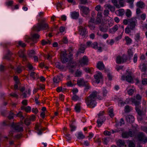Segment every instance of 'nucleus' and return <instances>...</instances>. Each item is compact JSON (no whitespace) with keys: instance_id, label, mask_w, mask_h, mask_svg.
<instances>
[{"instance_id":"obj_1","label":"nucleus","mask_w":147,"mask_h":147,"mask_svg":"<svg viewBox=\"0 0 147 147\" xmlns=\"http://www.w3.org/2000/svg\"><path fill=\"white\" fill-rule=\"evenodd\" d=\"M108 93L107 90L105 88H103L102 91V96H97L99 93L96 91H93L89 96L85 99V102L87 106L91 108L94 107L96 105L97 103L96 100L97 98L99 100H102L103 97L104 98L107 96Z\"/></svg>"},{"instance_id":"obj_2","label":"nucleus","mask_w":147,"mask_h":147,"mask_svg":"<svg viewBox=\"0 0 147 147\" xmlns=\"http://www.w3.org/2000/svg\"><path fill=\"white\" fill-rule=\"evenodd\" d=\"M34 25L32 28L33 30L36 31H40L44 30H46L49 29L48 24L46 23V19L43 18L40 21Z\"/></svg>"},{"instance_id":"obj_3","label":"nucleus","mask_w":147,"mask_h":147,"mask_svg":"<svg viewBox=\"0 0 147 147\" xmlns=\"http://www.w3.org/2000/svg\"><path fill=\"white\" fill-rule=\"evenodd\" d=\"M72 49L69 48L68 51H62L60 53V58L61 62L63 63L67 62L71 59L73 54Z\"/></svg>"},{"instance_id":"obj_4","label":"nucleus","mask_w":147,"mask_h":147,"mask_svg":"<svg viewBox=\"0 0 147 147\" xmlns=\"http://www.w3.org/2000/svg\"><path fill=\"white\" fill-rule=\"evenodd\" d=\"M132 72L129 69L126 70V72L125 75H122L121 79L122 80H125L129 82H132L133 81V78L132 77Z\"/></svg>"},{"instance_id":"obj_5","label":"nucleus","mask_w":147,"mask_h":147,"mask_svg":"<svg viewBox=\"0 0 147 147\" xmlns=\"http://www.w3.org/2000/svg\"><path fill=\"white\" fill-rule=\"evenodd\" d=\"M104 113V111H100L98 114V118L97 121V123L98 127H100L106 119L105 117L103 116Z\"/></svg>"},{"instance_id":"obj_6","label":"nucleus","mask_w":147,"mask_h":147,"mask_svg":"<svg viewBox=\"0 0 147 147\" xmlns=\"http://www.w3.org/2000/svg\"><path fill=\"white\" fill-rule=\"evenodd\" d=\"M111 2L117 8H119L124 6V0H111Z\"/></svg>"},{"instance_id":"obj_7","label":"nucleus","mask_w":147,"mask_h":147,"mask_svg":"<svg viewBox=\"0 0 147 147\" xmlns=\"http://www.w3.org/2000/svg\"><path fill=\"white\" fill-rule=\"evenodd\" d=\"M87 46L88 47H91L93 48L97 49L98 51L100 52L102 51V47L98 46V44L96 42H94L93 43L90 41H88L86 43Z\"/></svg>"},{"instance_id":"obj_8","label":"nucleus","mask_w":147,"mask_h":147,"mask_svg":"<svg viewBox=\"0 0 147 147\" xmlns=\"http://www.w3.org/2000/svg\"><path fill=\"white\" fill-rule=\"evenodd\" d=\"M137 139L138 141L144 144L147 142V137H146L144 133L139 132L137 135Z\"/></svg>"},{"instance_id":"obj_9","label":"nucleus","mask_w":147,"mask_h":147,"mask_svg":"<svg viewBox=\"0 0 147 147\" xmlns=\"http://www.w3.org/2000/svg\"><path fill=\"white\" fill-rule=\"evenodd\" d=\"M136 135V133L135 131H131L129 130V132L125 131L122 132V136L123 138H127L129 137H134Z\"/></svg>"},{"instance_id":"obj_10","label":"nucleus","mask_w":147,"mask_h":147,"mask_svg":"<svg viewBox=\"0 0 147 147\" xmlns=\"http://www.w3.org/2000/svg\"><path fill=\"white\" fill-rule=\"evenodd\" d=\"M11 126L17 131L21 132L23 131V128L21 123H13Z\"/></svg>"},{"instance_id":"obj_11","label":"nucleus","mask_w":147,"mask_h":147,"mask_svg":"<svg viewBox=\"0 0 147 147\" xmlns=\"http://www.w3.org/2000/svg\"><path fill=\"white\" fill-rule=\"evenodd\" d=\"M136 98L138 100H137L132 98L129 99V100L132 102L134 103L136 106H138L140 103L142 98L141 96L139 94H137L136 96Z\"/></svg>"},{"instance_id":"obj_12","label":"nucleus","mask_w":147,"mask_h":147,"mask_svg":"<svg viewBox=\"0 0 147 147\" xmlns=\"http://www.w3.org/2000/svg\"><path fill=\"white\" fill-rule=\"evenodd\" d=\"M129 26L131 30L134 29L137 23V20L135 18H132L129 19Z\"/></svg>"},{"instance_id":"obj_13","label":"nucleus","mask_w":147,"mask_h":147,"mask_svg":"<svg viewBox=\"0 0 147 147\" xmlns=\"http://www.w3.org/2000/svg\"><path fill=\"white\" fill-rule=\"evenodd\" d=\"M94 76L96 82L98 84L100 82V80H102L103 78L102 73L99 71H96Z\"/></svg>"},{"instance_id":"obj_14","label":"nucleus","mask_w":147,"mask_h":147,"mask_svg":"<svg viewBox=\"0 0 147 147\" xmlns=\"http://www.w3.org/2000/svg\"><path fill=\"white\" fill-rule=\"evenodd\" d=\"M140 69L142 72H144L141 75L142 78H146L147 76V67L145 64L143 63L142 65L140 66Z\"/></svg>"},{"instance_id":"obj_15","label":"nucleus","mask_w":147,"mask_h":147,"mask_svg":"<svg viewBox=\"0 0 147 147\" xmlns=\"http://www.w3.org/2000/svg\"><path fill=\"white\" fill-rule=\"evenodd\" d=\"M88 59L87 56H84L79 60V63L81 66L87 65L88 63Z\"/></svg>"},{"instance_id":"obj_16","label":"nucleus","mask_w":147,"mask_h":147,"mask_svg":"<svg viewBox=\"0 0 147 147\" xmlns=\"http://www.w3.org/2000/svg\"><path fill=\"white\" fill-rule=\"evenodd\" d=\"M79 32L81 36H86L88 32L86 31V28L85 27H83L82 26H80L79 28Z\"/></svg>"},{"instance_id":"obj_17","label":"nucleus","mask_w":147,"mask_h":147,"mask_svg":"<svg viewBox=\"0 0 147 147\" xmlns=\"http://www.w3.org/2000/svg\"><path fill=\"white\" fill-rule=\"evenodd\" d=\"M80 10L82 12V14L87 15L89 12V8L87 7L84 6H79Z\"/></svg>"},{"instance_id":"obj_18","label":"nucleus","mask_w":147,"mask_h":147,"mask_svg":"<svg viewBox=\"0 0 147 147\" xmlns=\"http://www.w3.org/2000/svg\"><path fill=\"white\" fill-rule=\"evenodd\" d=\"M102 12H98L96 16V18L95 23L97 24H100L101 22L102 19Z\"/></svg>"},{"instance_id":"obj_19","label":"nucleus","mask_w":147,"mask_h":147,"mask_svg":"<svg viewBox=\"0 0 147 147\" xmlns=\"http://www.w3.org/2000/svg\"><path fill=\"white\" fill-rule=\"evenodd\" d=\"M63 76L61 75L55 76L53 79V82L55 84H57L61 80Z\"/></svg>"},{"instance_id":"obj_20","label":"nucleus","mask_w":147,"mask_h":147,"mask_svg":"<svg viewBox=\"0 0 147 147\" xmlns=\"http://www.w3.org/2000/svg\"><path fill=\"white\" fill-rule=\"evenodd\" d=\"M55 55V54L53 51H50L47 54L44 55V57L47 59L50 60Z\"/></svg>"},{"instance_id":"obj_21","label":"nucleus","mask_w":147,"mask_h":147,"mask_svg":"<svg viewBox=\"0 0 147 147\" xmlns=\"http://www.w3.org/2000/svg\"><path fill=\"white\" fill-rule=\"evenodd\" d=\"M79 13L78 12L73 11L71 13V16L72 18L76 20L79 16Z\"/></svg>"},{"instance_id":"obj_22","label":"nucleus","mask_w":147,"mask_h":147,"mask_svg":"<svg viewBox=\"0 0 147 147\" xmlns=\"http://www.w3.org/2000/svg\"><path fill=\"white\" fill-rule=\"evenodd\" d=\"M18 54L19 57L23 59L24 61H25L26 60V56L25 55L24 51V50H20L18 52Z\"/></svg>"},{"instance_id":"obj_23","label":"nucleus","mask_w":147,"mask_h":147,"mask_svg":"<svg viewBox=\"0 0 147 147\" xmlns=\"http://www.w3.org/2000/svg\"><path fill=\"white\" fill-rule=\"evenodd\" d=\"M127 59H124L123 57L120 56H117L116 60V62L118 64H121L122 62L126 61Z\"/></svg>"},{"instance_id":"obj_24","label":"nucleus","mask_w":147,"mask_h":147,"mask_svg":"<svg viewBox=\"0 0 147 147\" xmlns=\"http://www.w3.org/2000/svg\"><path fill=\"white\" fill-rule=\"evenodd\" d=\"M126 119L127 121L129 123H133L134 121V116L130 115L127 116L126 117Z\"/></svg>"},{"instance_id":"obj_25","label":"nucleus","mask_w":147,"mask_h":147,"mask_svg":"<svg viewBox=\"0 0 147 147\" xmlns=\"http://www.w3.org/2000/svg\"><path fill=\"white\" fill-rule=\"evenodd\" d=\"M87 81H85L83 79L80 78L78 80L77 84L79 86H84L86 85Z\"/></svg>"},{"instance_id":"obj_26","label":"nucleus","mask_w":147,"mask_h":147,"mask_svg":"<svg viewBox=\"0 0 147 147\" xmlns=\"http://www.w3.org/2000/svg\"><path fill=\"white\" fill-rule=\"evenodd\" d=\"M115 13L117 16H122L125 13V11L123 9H120L116 11Z\"/></svg>"},{"instance_id":"obj_27","label":"nucleus","mask_w":147,"mask_h":147,"mask_svg":"<svg viewBox=\"0 0 147 147\" xmlns=\"http://www.w3.org/2000/svg\"><path fill=\"white\" fill-rule=\"evenodd\" d=\"M39 37H25V41L28 43L31 42V43L33 44L35 43L34 40L35 38H38Z\"/></svg>"},{"instance_id":"obj_28","label":"nucleus","mask_w":147,"mask_h":147,"mask_svg":"<svg viewBox=\"0 0 147 147\" xmlns=\"http://www.w3.org/2000/svg\"><path fill=\"white\" fill-rule=\"evenodd\" d=\"M97 68L100 70H102L104 69L105 66L102 62H99L97 65Z\"/></svg>"},{"instance_id":"obj_29","label":"nucleus","mask_w":147,"mask_h":147,"mask_svg":"<svg viewBox=\"0 0 147 147\" xmlns=\"http://www.w3.org/2000/svg\"><path fill=\"white\" fill-rule=\"evenodd\" d=\"M106 9H108L110 10L112 12H114L115 11V8L114 6L110 4H107L106 6Z\"/></svg>"},{"instance_id":"obj_30","label":"nucleus","mask_w":147,"mask_h":147,"mask_svg":"<svg viewBox=\"0 0 147 147\" xmlns=\"http://www.w3.org/2000/svg\"><path fill=\"white\" fill-rule=\"evenodd\" d=\"M86 49L85 46L84 45H81L78 50V53H84Z\"/></svg>"},{"instance_id":"obj_31","label":"nucleus","mask_w":147,"mask_h":147,"mask_svg":"<svg viewBox=\"0 0 147 147\" xmlns=\"http://www.w3.org/2000/svg\"><path fill=\"white\" fill-rule=\"evenodd\" d=\"M30 75L34 80L37 79L39 78V76L38 75V74L34 72H31L30 74Z\"/></svg>"},{"instance_id":"obj_32","label":"nucleus","mask_w":147,"mask_h":147,"mask_svg":"<svg viewBox=\"0 0 147 147\" xmlns=\"http://www.w3.org/2000/svg\"><path fill=\"white\" fill-rule=\"evenodd\" d=\"M23 69L24 67L23 66H19L15 69V72L18 74L22 72Z\"/></svg>"},{"instance_id":"obj_33","label":"nucleus","mask_w":147,"mask_h":147,"mask_svg":"<svg viewBox=\"0 0 147 147\" xmlns=\"http://www.w3.org/2000/svg\"><path fill=\"white\" fill-rule=\"evenodd\" d=\"M81 103H78L76 104L75 107V110L76 112L79 113L81 110Z\"/></svg>"},{"instance_id":"obj_34","label":"nucleus","mask_w":147,"mask_h":147,"mask_svg":"<svg viewBox=\"0 0 147 147\" xmlns=\"http://www.w3.org/2000/svg\"><path fill=\"white\" fill-rule=\"evenodd\" d=\"M117 146H121L125 145V142L124 140H119L117 141Z\"/></svg>"},{"instance_id":"obj_35","label":"nucleus","mask_w":147,"mask_h":147,"mask_svg":"<svg viewBox=\"0 0 147 147\" xmlns=\"http://www.w3.org/2000/svg\"><path fill=\"white\" fill-rule=\"evenodd\" d=\"M136 5L138 7L142 8L144 7V4L142 1H140L137 3Z\"/></svg>"},{"instance_id":"obj_36","label":"nucleus","mask_w":147,"mask_h":147,"mask_svg":"<svg viewBox=\"0 0 147 147\" xmlns=\"http://www.w3.org/2000/svg\"><path fill=\"white\" fill-rule=\"evenodd\" d=\"M95 9L98 12H102L103 8L100 5H98L95 7Z\"/></svg>"},{"instance_id":"obj_37","label":"nucleus","mask_w":147,"mask_h":147,"mask_svg":"<svg viewBox=\"0 0 147 147\" xmlns=\"http://www.w3.org/2000/svg\"><path fill=\"white\" fill-rule=\"evenodd\" d=\"M36 129L38 131V134L39 135H41L42 134V131H43L45 129L44 128H43L40 129V130L38 125H36Z\"/></svg>"},{"instance_id":"obj_38","label":"nucleus","mask_w":147,"mask_h":147,"mask_svg":"<svg viewBox=\"0 0 147 147\" xmlns=\"http://www.w3.org/2000/svg\"><path fill=\"white\" fill-rule=\"evenodd\" d=\"M108 111L109 115L111 117H113L114 115L113 113V109L112 108H110L108 109Z\"/></svg>"},{"instance_id":"obj_39","label":"nucleus","mask_w":147,"mask_h":147,"mask_svg":"<svg viewBox=\"0 0 147 147\" xmlns=\"http://www.w3.org/2000/svg\"><path fill=\"white\" fill-rule=\"evenodd\" d=\"M82 74V71L81 70L78 69L75 73V76L79 77L81 76Z\"/></svg>"},{"instance_id":"obj_40","label":"nucleus","mask_w":147,"mask_h":147,"mask_svg":"<svg viewBox=\"0 0 147 147\" xmlns=\"http://www.w3.org/2000/svg\"><path fill=\"white\" fill-rule=\"evenodd\" d=\"M85 138L82 132H79L78 134L77 138L79 139H82Z\"/></svg>"},{"instance_id":"obj_41","label":"nucleus","mask_w":147,"mask_h":147,"mask_svg":"<svg viewBox=\"0 0 147 147\" xmlns=\"http://www.w3.org/2000/svg\"><path fill=\"white\" fill-rule=\"evenodd\" d=\"M110 140V138L108 137L104 138L102 139V141L103 144H107Z\"/></svg>"},{"instance_id":"obj_42","label":"nucleus","mask_w":147,"mask_h":147,"mask_svg":"<svg viewBox=\"0 0 147 147\" xmlns=\"http://www.w3.org/2000/svg\"><path fill=\"white\" fill-rule=\"evenodd\" d=\"M136 112H137L138 115H139L140 116H141L142 115V112L141 111L138 107V106H136Z\"/></svg>"},{"instance_id":"obj_43","label":"nucleus","mask_w":147,"mask_h":147,"mask_svg":"<svg viewBox=\"0 0 147 147\" xmlns=\"http://www.w3.org/2000/svg\"><path fill=\"white\" fill-rule=\"evenodd\" d=\"M75 68V66L71 65L69 67V71L71 73H73Z\"/></svg>"},{"instance_id":"obj_44","label":"nucleus","mask_w":147,"mask_h":147,"mask_svg":"<svg viewBox=\"0 0 147 147\" xmlns=\"http://www.w3.org/2000/svg\"><path fill=\"white\" fill-rule=\"evenodd\" d=\"M50 41L49 40H42V43L43 45H44L47 44H50Z\"/></svg>"},{"instance_id":"obj_45","label":"nucleus","mask_w":147,"mask_h":147,"mask_svg":"<svg viewBox=\"0 0 147 147\" xmlns=\"http://www.w3.org/2000/svg\"><path fill=\"white\" fill-rule=\"evenodd\" d=\"M108 29V27L106 26H104L102 27H101L100 28V30L101 31L105 32Z\"/></svg>"},{"instance_id":"obj_46","label":"nucleus","mask_w":147,"mask_h":147,"mask_svg":"<svg viewBox=\"0 0 147 147\" xmlns=\"http://www.w3.org/2000/svg\"><path fill=\"white\" fill-rule=\"evenodd\" d=\"M70 131H73L75 130L76 127L73 124H71L70 125Z\"/></svg>"},{"instance_id":"obj_47","label":"nucleus","mask_w":147,"mask_h":147,"mask_svg":"<svg viewBox=\"0 0 147 147\" xmlns=\"http://www.w3.org/2000/svg\"><path fill=\"white\" fill-rule=\"evenodd\" d=\"M125 15L127 17H130L131 15V13L130 10L129 9H127Z\"/></svg>"},{"instance_id":"obj_48","label":"nucleus","mask_w":147,"mask_h":147,"mask_svg":"<svg viewBox=\"0 0 147 147\" xmlns=\"http://www.w3.org/2000/svg\"><path fill=\"white\" fill-rule=\"evenodd\" d=\"M125 40L127 45L130 44L132 40L129 37H125Z\"/></svg>"},{"instance_id":"obj_49","label":"nucleus","mask_w":147,"mask_h":147,"mask_svg":"<svg viewBox=\"0 0 147 147\" xmlns=\"http://www.w3.org/2000/svg\"><path fill=\"white\" fill-rule=\"evenodd\" d=\"M124 111L125 113H129L130 111L129 106L128 105H126L125 107Z\"/></svg>"},{"instance_id":"obj_50","label":"nucleus","mask_w":147,"mask_h":147,"mask_svg":"<svg viewBox=\"0 0 147 147\" xmlns=\"http://www.w3.org/2000/svg\"><path fill=\"white\" fill-rule=\"evenodd\" d=\"M127 92L129 95H131L134 92V89H129L127 90Z\"/></svg>"},{"instance_id":"obj_51","label":"nucleus","mask_w":147,"mask_h":147,"mask_svg":"<svg viewBox=\"0 0 147 147\" xmlns=\"http://www.w3.org/2000/svg\"><path fill=\"white\" fill-rule=\"evenodd\" d=\"M127 53L129 57H131L133 56V53L131 49H129L128 50Z\"/></svg>"},{"instance_id":"obj_52","label":"nucleus","mask_w":147,"mask_h":147,"mask_svg":"<svg viewBox=\"0 0 147 147\" xmlns=\"http://www.w3.org/2000/svg\"><path fill=\"white\" fill-rule=\"evenodd\" d=\"M142 84L143 85H146L147 84V78H142Z\"/></svg>"},{"instance_id":"obj_53","label":"nucleus","mask_w":147,"mask_h":147,"mask_svg":"<svg viewBox=\"0 0 147 147\" xmlns=\"http://www.w3.org/2000/svg\"><path fill=\"white\" fill-rule=\"evenodd\" d=\"M118 103L119 105L121 107L124 106L125 104H126L125 102H124L121 100L119 101Z\"/></svg>"},{"instance_id":"obj_54","label":"nucleus","mask_w":147,"mask_h":147,"mask_svg":"<svg viewBox=\"0 0 147 147\" xmlns=\"http://www.w3.org/2000/svg\"><path fill=\"white\" fill-rule=\"evenodd\" d=\"M92 69H90L88 67L84 68V70L87 73H91L92 72Z\"/></svg>"},{"instance_id":"obj_55","label":"nucleus","mask_w":147,"mask_h":147,"mask_svg":"<svg viewBox=\"0 0 147 147\" xmlns=\"http://www.w3.org/2000/svg\"><path fill=\"white\" fill-rule=\"evenodd\" d=\"M38 86L39 87V89L42 90H43L45 88V86L44 84H39Z\"/></svg>"},{"instance_id":"obj_56","label":"nucleus","mask_w":147,"mask_h":147,"mask_svg":"<svg viewBox=\"0 0 147 147\" xmlns=\"http://www.w3.org/2000/svg\"><path fill=\"white\" fill-rule=\"evenodd\" d=\"M25 111L27 112L28 113L31 112V107H30L29 106H28L27 107H26L25 108Z\"/></svg>"},{"instance_id":"obj_57","label":"nucleus","mask_w":147,"mask_h":147,"mask_svg":"<svg viewBox=\"0 0 147 147\" xmlns=\"http://www.w3.org/2000/svg\"><path fill=\"white\" fill-rule=\"evenodd\" d=\"M24 123L27 125H29L30 124V121L29 119L27 118L24 120Z\"/></svg>"},{"instance_id":"obj_58","label":"nucleus","mask_w":147,"mask_h":147,"mask_svg":"<svg viewBox=\"0 0 147 147\" xmlns=\"http://www.w3.org/2000/svg\"><path fill=\"white\" fill-rule=\"evenodd\" d=\"M13 3V1H9L6 2L5 4L7 6H11Z\"/></svg>"},{"instance_id":"obj_59","label":"nucleus","mask_w":147,"mask_h":147,"mask_svg":"<svg viewBox=\"0 0 147 147\" xmlns=\"http://www.w3.org/2000/svg\"><path fill=\"white\" fill-rule=\"evenodd\" d=\"M19 45L21 46L22 47H24L26 46V45L22 41H19L18 42Z\"/></svg>"},{"instance_id":"obj_60","label":"nucleus","mask_w":147,"mask_h":147,"mask_svg":"<svg viewBox=\"0 0 147 147\" xmlns=\"http://www.w3.org/2000/svg\"><path fill=\"white\" fill-rule=\"evenodd\" d=\"M84 86H85L84 89L85 90H87L90 88V86L87 82L86 83V85H84Z\"/></svg>"},{"instance_id":"obj_61","label":"nucleus","mask_w":147,"mask_h":147,"mask_svg":"<svg viewBox=\"0 0 147 147\" xmlns=\"http://www.w3.org/2000/svg\"><path fill=\"white\" fill-rule=\"evenodd\" d=\"M13 80L15 81L16 83L18 84L19 82L18 78L17 76H15L13 77Z\"/></svg>"},{"instance_id":"obj_62","label":"nucleus","mask_w":147,"mask_h":147,"mask_svg":"<svg viewBox=\"0 0 147 147\" xmlns=\"http://www.w3.org/2000/svg\"><path fill=\"white\" fill-rule=\"evenodd\" d=\"M118 29V26L117 25L114 26L112 29V30H113L114 32H116L117 31Z\"/></svg>"},{"instance_id":"obj_63","label":"nucleus","mask_w":147,"mask_h":147,"mask_svg":"<svg viewBox=\"0 0 147 147\" xmlns=\"http://www.w3.org/2000/svg\"><path fill=\"white\" fill-rule=\"evenodd\" d=\"M123 67V66L117 65L116 66L115 69L119 71V70L122 69Z\"/></svg>"},{"instance_id":"obj_64","label":"nucleus","mask_w":147,"mask_h":147,"mask_svg":"<svg viewBox=\"0 0 147 147\" xmlns=\"http://www.w3.org/2000/svg\"><path fill=\"white\" fill-rule=\"evenodd\" d=\"M104 15L105 16H108L109 14V11L108 10L105 9L104 10L103 12Z\"/></svg>"}]
</instances>
